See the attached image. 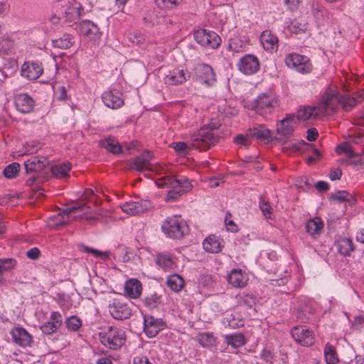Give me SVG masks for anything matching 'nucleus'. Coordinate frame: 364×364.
Wrapping results in <instances>:
<instances>
[{
    "instance_id": "nucleus-1",
    "label": "nucleus",
    "mask_w": 364,
    "mask_h": 364,
    "mask_svg": "<svg viewBox=\"0 0 364 364\" xmlns=\"http://www.w3.org/2000/svg\"><path fill=\"white\" fill-rule=\"evenodd\" d=\"M363 100L364 90L355 93L353 96L338 95L333 91H328L322 96L318 107L322 115L329 114L335 112L339 106L345 111H348Z\"/></svg>"
},
{
    "instance_id": "nucleus-2",
    "label": "nucleus",
    "mask_w": 364,
    "mask_h": 364,
    "mask_svg": "<svg viewBox=\"0 0 364 364\" xmlns=\"http://www.w3.org/2000/svg\"><path fill=\"white\" fill-rule=\"evenodd\" d=\"M220 124L211 122L203 126L191 136V146L195 149L203 151L215 146L219 140L218 129Z\"/></svg>"
},
{
    "instance_id": "nucleus-3",
    "label": "nucleus",
    "mask_w": 364,
    "mask_h": 364,
    "mask_svg": "<svg viewBox=\"0 0 364 364\" xmlns=\"http://www.w3.org/2000/svg\"><path fill=\"white\" fill-rule=\"evenodd\" d=\"M156 184L159 188H171L166 196L167 201L176 200L183 193L191 191L192 188L191 183L188 180L176 179L168 173L167 170L164 176L156 180Z\"/></svg>"
},
{
    "instance_id": "nucleus-4",
    "label": "nucleus",
    "mask_w": 364,
    "mask_h": 364,
    "mask_svg": "<svg viewBox=\"0 0 364 364\" xmlns=\"http://www.w3.org/2000/svg\"><path fill=\"white\" fill-rule=\"evenodd\" d=\"M99 337L101 343L112 350L120 348L126 341L124 331L116 326L105 327L99 333Z\"/></svg>"
},
{
    "instance_id": "nucleus-5",
    "label": "nucleus",
    "mask_w": 364,
    "mask_h": 364,
    "mask_svg": "<svg viewBox=\"0 0 364 364\" xmlns=\"http://www.w3.org/2000/svg\"><path fill=\"white\" fill-rule=\"evenodd\" d=\"M152 158V153L147 151H144L140 156L129 161V168L138 172L149 171L157 174H166L167 168L160 164H151Z\"/></svg>"
},
{
    "instance_id": "nucleus-6",
    "label": "nucleus",
    "mask_w": 364,
    "mask_h": 364,
    "mask_svg": "<svg viewBox=\"0 0 364 364\" xmlns=\"http://www.w3.org/2000/svg\"><path fill=\"white\" fill-rule=\"evenodd\" d=\"M163 232L170 238L181 239L189 232L186 222L180 216L168 218L162 225Z\"/></svg>"
},
{
    "instance_id": "nucleus-7",
    "label": "nucleus",
    "mask_w": 364,
    "mask_h": 364,
    "mask_svg": "<svg viewBox=\"0 0 364 364\" xmlns=\"http://www.w3.org/2000/svg\"><path fill=\"white\" fill-rule=\"evenodd\" d=\"M277 105L278 101L274 95L262 93L252 102V109L264 116L271 114Z\"/></svg>"
},
{
    "instance_id": "nucleus-8",
    "label": "nucleus",
    "mask_w": 364,
    "mask_h": 364,
    "mask_svg": "<svg viewBox=\"0 0 364 364\" xmlns=\"http://www.w3.org/2000/svg\"><path fill=\"white\" fill-rule=\"evenodd\" d=\"M88 207L85 203L76 204L73 206H68L60 210L58 215L50 217L48 221V225L51 228L63 225L70 222L68 218L69 215L77 213L78 211H83L87 213Z\"/></svg>"
},
{
    "instance_id": "nucleus-9",
    "label": "nucleus",
    "mask_w": 364,
    "mask_h": 364,
    "mask_svg": "<svg viewBox=\"0 0 364 364\" xmlns=\"http://www.w3.org/2000/svg\"><path fill=\"white\" fill-rule=\"evenodd\" d=\"M284 62L287 67L302 74L309 73L312 70L309 58L304 55L289 53L286 56Z\"/></svg>"
},
{
    "instance_id": "nucleus-10",
    "label": "nucleus",
    "mask_w": 364,
    "mask_h": 364,
    "mask_svg": "<svg viewBox=\"0 0 364 364\" xmlns=\"http://www.w3.org/2000/svg\"><path fill=\"white\" fill-rule=\"evenodd\" d=\"M195 40L202 46L209 48H217L221 42L220 37L213 31H207L205 29L198 30L194 33Z\"/></svg>"
},
{
    "instance_id": "nucleus-11",
    "label": "nucleus",
    "mask_w": 364,
    "mask_h": 364,
    "mask_svg": "<svg viewBox=\"0 0 364 364\" xmlns=\"http://www.w3.org/2000/svg\"><path fill=\"white\" fill-rule=\"evenodd\" d=\"M193 71V78L200 83L210 86L215 81L213 70L207 64H198Z\"/></svg>"
},
{
    "instance_id": "nucleus-12",
    "label": "nucleus",
    "mask_w": 364,
    "mask_h": 364,
    "mask_svg": "<svg viewBox=\"0 0 364 364\" xmlns=\"http://www.w3.org/2000/svg\"><path fill=\"white\" fill-rule=\"evenodd\" d=\"M238 70L245 75H250L256 73L259 70L258 58L252 54H247L242 57L237 64Z\"/></svg>"
},
{
    "instance_id": "nucleus-13",
    "label": "nucleus",
    "mask_w": 364,
    "mask_h": 364,
    "mask_svg": "<svg viewBox=\"0 0 364 364\" xmlns=\"http://www.w3.org/2000/svg\"><path fill=\"white\" fill-rule=\"evenodd\" d=\"M291 336L296 343L304 346H310L314 342L313 331L305 326H294L291 329Z\"/></svg>"
},
{
    "instance_id": "nucleus-14",
    "label": "nucleus",
    "mask_w": 364,
    "mask_h": 364,
    "mask_svg": "<svg viewBox=\"0 0 364 364\" xmlns=\"http://www.w3.org/2000/svg\"><path fill=\"white\" fill-rule=\"evenodd\" d=\"M109 311L112 316L117 320L127 319L132 315V309L124 302L118 299H113L108 305Z\"/></svg>"
},
{
    "instance_id": "nucleus-15",
    "label": "nucleus",
    "mask_w": 364,
    "mask_h": 364,
    "mask_svg": "<svg viewBox=\"0 0 364 364\" xmlns=\"http://www.w3.org/2000/svg\"><path fill=\"white\" fill-rule=\"evenodd\" d=\"M297 124L296 116L294 114H288L277 123V133L282 137L289 138L293 134Z\"/></svg>"
},
{
    "instance_id": "nucleus-16",
    "label": "nucleus",
    "mask_w": 364,
    "mask_h": 364,
    "mask_svg": "<svg viewBox=\"0 0 364 364\" xmlns=\"http://www.w3.org/2000/svg\"><path fill=\"white\" fill-rule=\"evenodd\" d=\"M164 326V321L160 318H156L151 315L144 316V331L149 338L156 336Z\"/></svg>"
},
{
    "instance_id": "nucleus-17",
    "label": "nucleus",
    "mask_w": 364,
    "mask_h": 364,
    "mask_svg": "<svg viewBox=\"0 0 364 364\" xmlns=\"http://www.w3.org/2000/svg\"><path fill=\"white\" fill-rule=\"evenodd\" d=\"M151 206L150 202L144 200H130L121 205L123 212L135 215L144 213Z\"/></svg>"
},
{
    "instance_id": "nucleus-18",
    "label": "nucleus",
    "mask_w": 364,
    "mask_h": 364,
    "mask_svg": "<svg viewBox=\"0 0 364 364\" xmlns=\"http://www.w3.org/2000/svg\"><path fill=\"white\" fill-rule=\"evenodd\" d=\"M43 72L42 64L33 61L25 62L21 70V75L29 80L38 79L43 74Z\"/></svg>"
},
{
    "instance_id": "nucleus-19",
    "label": "nucleus",
    "mask_w": 364,
    "mask_h": 364,
    "mask_svg": "<svg viewBox=\"0 0 364 364\" xmlns=\"http://www.w3.org/2000/svg\"><path fill=\"white\" fill-rule=\"evenodd\" d=\"M122 94L117 90H107L102 95V100L105 106L111 109H119L124 105Z\"/></svg>"
},
{
    "instance_id": "nucleus-20",
    "label": "nucleus",
    "mask_w": 364,
    "mask_h": 364,
    "mask_svg": "<svg viewBox=\"0 0 364 364\" xmlns=\"http://www.w3.org/2000/svg\"><path fill=\"white\" fill-rule=\"evenodd\" d=\"M14 104L18 111L22 113H30L34 107V100L26 93H20L14 97Z\"/></svg>"
},
{
    "instance_id": "nucleus-21",
    "label": "nucleus",
    "mask_w": 364,
    "mask_h": 364,
    "mask_svg": "<svg viewBox=\"0 0 364 364\" xmlns=\"http://www.w3.org/2000/svg\"><path fill=\"white\" fill-rule=\"evenodd\" d=\"M62 324V316L58 311H53L50 314L48 321L44 323L41 327V330L45 334H52L58 331Z\"/></svg>"
},
{
    "instance_id": "nucleus-22",
    "label": "nucleus",
    "mask_w": 364,
    "mask_h": 364,
    "mask_svg": "<svg viewBox=\"0 0 364 364\" xmlns=\"http://www.w3.org/2000/svg\"><path fill=\"white\" fill-rule=\"evenodd\" d=\"M191 75L183 70L175 68L170 71L164 78L165 83L169 85H178L184 83Z\"/></svg>"
},
{
    "instance_id": "nucleus-23",
    "label": "nucleus",
    "mask_w": 364,
    "mask_h": 364,
    "mask_svg": "<svg viewBox=\"0 0 364 364\" xmlns=\"http://www.w3.org/2000/svg\"><path fill=\"white\" fill-rule=\"evenodd\" d=\"M11 336L14 341L22 347L30 346L33 341L31 335L22 327L13 328Z\"/></svg>"
},
{
    "instance_id": "nucleus-24",
    "label": "nucleus",
    "mask_w": 364,
    "mask_h": 364,
    "mask_svg": "<svg viewBox=\"0 0 364 364\" xmlns=\"http://www.w3.org/2000/svg\"><path fill=\"white\" fill-rule=\"evenodd\" d=\"M260 42L264 49L267 51L272 52L277 50L279 40L277 36L269 30L264 31L261 33Z\"/></svg>"
},
{
    "instance_id": "nucleus-25",
    "label": "nucleus",
    "mask_w": 364,
    "mask_h": 364,
    "mask_svg": "<svg viewBox=\"0 0 364 364\" xmlns=\"http://www.w3.org/2000/svg\"><path fill=\"white\" fill-rule=\"evenodd\" d=\"M124 295L130 299L139 298L142 291V284L136 279H128L124 286Z\"/></svg>"
},
{
    "instance_id": "nucleus-26",
    "label": "nucleus",
    "mask_w": 364,
    "mask_h": 364,
    "mask_svg": "<svg viewBox=\"0 0 364 364\" xmlns=\"http://www.w3.org/2000/svg\"><path fill=\"white\" fill-rule=\"evenodd\" d=\"M49 164L47 158L33 156L24 162L26 173L39 172Z\"/></svg>"
},
{
    "instance_id": "nucleus-27",
    "label": "nucleus",
    "mask_w": 364,
    "mask_h": 364,
    "mask_svg": "<svg viewBox=\"0 0 364 364\" xmlns=\"http://www.w3.org/2000/svg\"><path fill=\"white\" fill-rule=\"evenodd\" d=\"M228 281L234 287L243 288L247 284L248 277L241 269H234L228 275Z\"/></svg>"
},
{
    "instance_id": "nucleus-28",
    "label": "nucleus",
    "mask_w": 364,
    "mask_h": 364,
    "mask_svg": "<svg viewBox=\"0 0 364 364\" xmlns=\"http://www.w3.org/2000/svg\"><path fill=\"white\" fill-rule=\"evenodd\" d=\"M320 115L322 114L320 112L318 105L317 107L304 106L297 111L296 119V120L306 121L314 119Z\"/></svg>"
},
{
    "instance_id": "nucleus-29",
    "label": "nucleus",
    "mask_w": 364,
    "mask_h": 364,
    "mask_svg": "<svg viewBox=\"0 0 364 364\" xmlns=\"http://www.w3.org/2000/svg\"><path fill=\"white\" fill-rule=\"evenodd\" d=\"M249 136L256 138L261 141H269L272 139V133L269 129L263 125H257L248 129Z\"/></svg>"
},
{
    "instance_id": "nucleus-30",
    "label": "nucleus",
    "mask_w": 364,
    "mask_h": 364,
    "mask_svg": "<svg viewBox=\"0 0 364 364\" xmlns=\"http://www.w3.org/2000/svg\"><path fill=\"white\" fill-rule=\"evenodd\" d=\"M82 6L78 2H73L69 4L63 13V17L65 21L72 22L77 20L81 15Z\"/></svg>"
},
{
    "instance_id": "nucleus-31",
    "label": "nucleus",
    "mask_w": 364,
    "mask_h": 364,
    "mask_svg": "<svg viewBox=\"0 0 364 364\" xmlns=\"http://www.w3.org/2000/svg\"><path fill=\"white\" fill-rule=\"evenodd\" d=\"M323 222L320 218L315 217L309 219L306 223V230L312 237L319 235L323 228Z\"/></svg>"
},
{
    "instance_id": "nucleus-32",
    "label": "nucleus",
    "mask_w": 364,
    "mask_h": 364,
    "mask_svg": "<svg viewBox=\"0 0 364 364\" xmlns=\"http://www.w3.org/2000/svg\"><path fill=\"white\" fill-rule=\"evenodd\" d=\"M203 246L206 252L210 253H218L222 250L223 246L220 239L215 235H210L205 239Z\"/></svg>"
},
{
    "instance_id": "nucleus-33",
    "label": "nucleus",
    "mask_w": 364,
    "mask_h": 364,
    "mask_svg": "<svg viewBox=\"0 0 364 364\" xmlns=\"http://www.w3.org/2000/svg\"><path fill=\"white\" fill-rule=\"evenodd\" d=\"M79 30L81 34L90 38L98 36V27L90 21H83L79 25Z\"/></svg>"
},
{
    "instance_id": "nucleus-34",
    "label": "nucleus",
    "mask_w": 364,
    "mask_h": 364,
    "mask_svg": "<svg viewBox=\"0 0 364 364\" xmlns=\"http://www.w3.org/2000/svg\"><path fill=\"white\" fill-rule=\"evenodd\" d=\"M101 147L106 149L112 154H117L122 151V146L119 143L114 137L109 136L100 141Z\"/></svg>"
},
{
    "instance_id": "nucleus-35",
    "label": "nucleus",
    "mask_w": 364,
    "mask_h": 364,
    "mask_svg": "<svg viewBox=\"0 0 364 364\" xmlns=\"http://www.w3.org/2000/svg\"><path fill=\"white\" fill-rule=\"evenodd\" d=\"M337 247L338 252L343 256L350 255V253L354 250L352 240L347 237H340L337 240Z\"/></svg>"
},
{
    "instance_id": "nucleus-36",
    "label": "nucleus",
    "mask_w": 364,
    "mask_h": 364,
    "mask_svg": "<svg viewBox=\"0 0 364 364\" xmlns=\"http://www.w3.org/2000/svg\"><path fill=\"white\" fill-rule=\"evenodd\" d=\"M71 169L70 163H63L52 166L51 172L53 175L58 178H63L68 176Z\"/></svg>"
},
{
    "instance_id": "nucleus-37",
    "label": "nucleus",
    "mask_w": 364,
    "mask_h": 364,
    "mask_svg": "<svg viewBox=\"0 0 364 364\" xmlns=\"http://www.w3.org/2000/svg\"><path fill=\"white\" fill-rule=\"evenodd\" d=\"M166 284L172 291L178 292L183 287L184 281L181 276L174 274L167 277Z\"/></svg>"
},
{
    "instance_id": "nucleus-38",
    "label": "nucleus",
    "mask_w": 364,
    "mask_h": 364,
    "mask_svg": "<svg viewBox=\"0 0 364 364\" xmlns=\"http://www.w3.org/2000/svg\"><path fill=\"white\" fill-rule=\"evenodd\" d=\"M73 38L70 34H64L63 36L53 41V45L55 48L68 49L72 46Z\"/></svg>"
},
{
    "instance_id": "nucleus-39",
    "label": "nucleus",
    "mask_w": 364,
    "mask_h": 364,
    "mask_svg": "<svg viewBox=\"0 0 364 364\" xmlns=\"http://www.w3.org/2000/svg\"><path fill=\"white\" fill-rule=\"evenodd\" d=\"M14 39L7 34L0 38V52L9 53L14 48Z\"/></svg>"
},
{
    "instance_id": "nucleus-40",
    "label": "nucleus",
    "mask_w": 364,
    "mask_h": 364,
    "mask_svg": "<svg viewBox=\"0 0 364 364\" xmlns=\"http://www.w3.org/2000/svg\"><path fill=\"white\" fill-rule=\"evenodd\" d=\"M197 341L199 344L205 348L213 346L215 343V338L210 333H201L197 336Z\"/></svg>"
},
{
    "instance_id": "nucleus-41",
    "label": "nucleus",
    "mask_w": 364,
    "mask_h": 364,
    "mask_svg": "<svg viewBox=\"0 0 364 364\" xmlns=\"http://www.w3.org/2000/svg\"><path fill=\"white\" fill-rule=\"evenodd\" d=\"M16 265V261L12 258L0 259V282L4 280L2 274L4 272L13 269Z\"/></svg>"
},
{
    "instance_id": "nucleus-42",
    "label": "nucleus",
    "mask_w": 364,
    "mask_h": 364,
    "mask_svg": "<svg viewBox=\"0 0 364 364\" xmlns=\"http://www.w3.org/2000/svg\"><path fill=\"white\" fill-rule=\"evenodd\" d=\"M324 356L327 364H336L338 361L335 348L329 343L325 346Z\"/></svg>"
},
{
    "instance_id": "nucleus-43",
    "label": "nucleus",
    "mask_w": 364,
    "mask_h": 364,
    "mask_svg": "<svg viewBox=\"0 0 364 364\" xmlns=\"http://www.w3.org/2000/svg\"><path fill=\"white\" fill-rule=\"evenodd\" d=\"M225 342L235 348H239L245 343V337L240 333L227 335L225 336Z\"/></svg>"
},
{
    "instance_id": "nucleus-44",
    "label": "nucleus",
    "mask_w": 364,
    "mask_h": 364,
    "mask_svg": "<svg viewBox=\"0 0 364 364\" xmlns=\"http://www.w3.org/2000/svg\"><path fill=\"white\" fill-rule=\"evenodd\" d=\"M247 46L245 41L236 38L230 40L228 48L231 51L240 53L245 51Z\"/></svg>"
},
{
    "instance_id": "nucleus-45",
    "label": "nucleus",
    "mask_w": 364,
    "mask_h": 364,
    "mask_svg": "<svg viewBox=\"0 0 364 364\" xmlns=\"http://www.w3.org/2000/svg\"><path fill=\"white\" fill-rule=\"evenodd\" d=\"M80 250L87 253L92 254L96 258H100L102 260H106L110 255L109 252H102L98 250L89 247L87 246L81 245Z\"/></svg>"
},
{
    "instance_id": "nucleus-46",
    "label": "nucleus",
    "mask_w": 364,
    "mask_h": 364,
    "mask_svg": "<svg viewBox=\"0 0 364 364\" xmlns=\"http://www.w3.org/2000/svg\"><path fill=\"white\" fill-rule=\"evenodd\" d=\"M336 151L338 154H346L350 159L353 158L355 156L360 155V154L355 152L351 146L346 142L338 146L336 149Z\"/></svg>"
},
{
    "instance_id": "nucleus-47",
    "label": "nucleus",
    "mask_w": 364,
    "mask_h": 364,
    "mask_svg": "<svg viewBox=\"0 0 364 364\" xmlns=\"http://www.w3.org/2000/svg\"><path fill=\"white\" fill-rule=\"evenodd\" d=\"M312 13L314 17L319 22H321L328 18V11L318 4H312Z\"/></svg>"
},
{
    "instance_id": "nucleus-48",
    "label": "nucleus",
    "mask_w": 364,
    "mask_h": 364,
    "mask_svg": "<svg viewBox=\"0 0 364 364\" xmlns=\"http://www.w3.org/2000/svg\"><path fill=\"white\" fill-rule=\"evenodd\" d=\"M156 262L164 269L171 268L173 264L172 258L167 255H159L157 256Z\"/></svg>"
},
{
    "instance_id": "nucleus-49",
    "label": "nucleus",
    "mask_w": 364,
    "mask_h": 364,
    "mask_svg": "<svg viewBox=\"0 0 364 364\" xmlns=\"http://www.w3.org/2000/svg\"><path fill=\"white\" fill-rule=\"evenodd\" d=\"M20 169V165L18 163H13L8 165L4 170L3 173L7 178H14Z\"/></svg>"
},
{
    "instance_id": "nucleus-50",
    "label": "nucleus",
    "mask_w": 364,
    "mask_h": 364,
    "mask_svg": "<svg viewBox=\"0 0 364 364\" xmlns=\"http://www.w3.org/2000/svg\"><path fill=\"white\" fill-rule=\"evenodd\" d=\"M308 29V24L304 21H294L290 26L291 32L296 34L304 33Z\"/></svg>"
},
{
    "instance_id": "nucleus-51",
    "label": "nucleus",
    "mask_w": 364,
    "mask_h": 364,
    "mask_svg": "<svg viewBox=\"0 0 364 364\" xmlns=\"http://www.w3.org/2000/svg\"><path fill=\"white\" fill-rule=\"evenodd\" d=\"M157 5L162 9H173L177 7L182 0H156Z\"/></svg>"
},
{
    "instance_id": "nucleus-52",
    "label": "nucleus",
    "mask_w": 364,
    "mask_h": 364,
    "mask_svg": "<svg viewBox=\"0 0 364 364\" xmlns=\"http://www.w3.org/2000/svg\"><path fill=\"white\" fill-rule=\"evenodd\" d=\"M65 323L67 328L72 331H77L82 326L81 320L76 316L69 317Z\"/></svg>"
},
{
    "instance_id": "nucleus-53",
    "label": "nucleus",
    "mask_w": 364,
    "mask_h": 364,
    "mask_svg": "<svg viewBox=\"0 0 364 364\" xmlns=\"http://www.w3.org/2000/svg\"><path fill=\"white\" fill-rule=\"evenodd\" d=\"M259 205L261 211L262 212L263 215L266 218H270L273 212V208H272L269 202L263 198H260Z\"/></svg>"
},
{
    "instance_id": "nucleus-54",
    "label": "nucleus",
    "mask_w": 364,
    "mask_h": 364,
    "mask_svg": "<svg viewBox=\"0 0 364 364\" xmlns=\"http://www.w3.org/2000/svg\"><path fill=\"white\" fill-rule=\"evenodd\" d=\"M251 136H249V131L246 135L243 134H237L234 138V143L237 145L243 146L247 147L251 143Z\"/></svg>"
},
{
    "instance_id": "nucleus-55",
    "label": "nucleus",
    "mask_w": 364,
    "mask_h": 364,
    "mask_svg": "<svg viewBox=\"0 0 364 364\" xmlns=\"http://www.w3.org/2000/svg\"><path fill=\"white\" fill-rule=\"evenodd\" d=\"M161 301V297L158 296L156 294H154L150 296H147L144 299L145 305L149 309H153L156 307Z\"/></svg>"
},
{
    "instance_id": "nucleus-56",
    "label": "nucleus",
    "mask_w": 364,
    "mask_h": 364,
    "mask_svg": "<svg viewBox=\"0 0 364 364\" xmlns=\"http://www.w3.org/2000/svg\"><path fill=\"white\" fill-rule=\"evenodd\" d=\"M351 197L350 194L346 191H338L331 196V199L337 200L338 202H343L349 200Z\"/></svg>"
},
{
    "instance_id": "nucleus-57",
    "label": "nucleus",
    "mask_w": 364,
    "mask_h": 364,
    "mask_svg": "<svg viewBox=\"0 0 364 364\" xmlns=\"http://www.w3.org/2000/svg\"><path fill=\"white\" fill-rule=\"evenodd\" d=\"M171 146L178 154H185L188 149V145L182 141L173 142Z\"/></svg>"
},
{
    "instance_id": "nucleus-58",
    "label": "nucleus",
    "mask_w": 364,
    "mask_h": 364,
    "mask_svg": "<svg viewBox=\"0 0 364 364\" xmlns=\"http://www.w3.org/2000/svg\"><path fill=\"white\" fill-rule=\"evenodd\" d=\"M129 41L136 45H142L145 42L144 36L139 33H132L129 34Z\"/></svg>"
},
{
    "instance_id": "nucleus-59",
    "label": "nucleus",
    "mask_w": 364,
    "mask_h": 364,
    "mask_svg": "<svg viewBox=\"0 0 364 364\" xmlns=\"http://www.w3.org/2000/svg\"><path fill=\"white\" fill-rule=\"evenodd\" d=\"M67 90L64 86H60L56 90V98L63 101L67 99Z\"/></svg>"
},
{
    "instance_id": "nucleus-60",
    "label": "nucleus",
    "mask_w": 364,
    "mask_h": 364,
    "mask_svg": "<svg viewBox=\"0 0 364 364\" xmlns=\"http://www.w3.org/2000/svg\"><path fill=\"white\" fill-rule=\"evenodd\" d=\"M228 216L230 217V213H228L226 214L225 218V223L226 228L228 230H230L231 232H236L237 230V225L234 223V222L232 220L228 219Z\"/></svg>"
},
{
    "instance_id": "nucleus-61",
    "label": "nucleus",
    "mask_w": 364,
    "mask_h": 364,
    "mask_svg": "<svg viewBox=\"0 0 364 364\" xmlns=\"http://www.w3.org/2000/svg\"><path fill=\"white\" fill-rule=\"evenodd\" d=\"M41 252L37 247H33L27 251L26 256L31 259H37L40 256Z\"/></svg>"
},
{
    "instance_id": "nucleus-62",
    "label": "nucleus",
    "mask_w": 364,
    "mask_h": 364,
    "mask_svg": "<svg viewBox=\"0 0 364 364\" xmlns=\"http://www.w3.org/2000/svg\"><path fill=\"white\" fill-rule=\"evenodd\" d=\"M318 132L316 129L311 128L307 130L306 139L309 141H315L318 137Z\"/></svg>"
},
{
    "instance_id": "nucleus-63",
    "label": "nucleus",
    "mask_w": 364,
    "mask_h": 364,
    "mask_svg": "<svg viewBox=\"0 0 364 364\" xmlns=\"http://www.w3.org/2000/svg\"><path fill=\"white\" fill-rule=\"evenodd\" d=\"M315 187L320 192L326 191L329 188L328 184L326 182L322 181H318L315 184Z\"/></svg>"
},
{
    "instance_id": "nucleus-64",
    "label": "nucleus",
    "mask_w": 364,
    "mask_h": 364,
    "mask_svg": "<svg viewBox=\"0 0 364 364\" xmlns=\"http://www.w3.org/2000/svg\"><path fill=\"white\" fill-rule=\"evenodd\" d=\"M134 364H151L149 358L146 356L136 357L134 360Z\"/></svg>"
}]
</instances>
